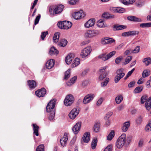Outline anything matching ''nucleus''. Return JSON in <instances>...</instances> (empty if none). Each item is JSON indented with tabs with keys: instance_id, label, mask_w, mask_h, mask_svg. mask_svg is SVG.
<instances>
[{
	"instance_id": "19",
	"label": "nucleus",
	"mask_w": 151,
	"mask_h": 151,
	"mask_svg": "<svg viewBox=\"0 0 151 151\" xmlns=\"http://www.w3.org/2000/svg\"><path fill=\"white\" fill-rule=\"evenodd\" d=\"M27 83L29 88L31 89L35 88L37 86L36 82L33 80L28 81Z\"/></svg>"
},
{
	"instance_id": "53",
	"label": "nucleus",
	"mask_w": 151,
	"mask_h": 151,
	"mask_svg": "<svg viewBox=\"0 0 151 151\" xmlns=\"http://www.w3.org/2000/svg\"><path fill=\"white\" fill-rule=\"evenodd\" d=\"M79 0H70L69 1V3L71 5H75L78 3Z\"/></svg>"
},
{
	"instance_id": "15",
	"label": "nucleus",
	"mask_w": 151,
	"mask_h": 151,
	"mask_svg": "<svg viewBox=\"0 0 151 151\" xmlns=\"http://www.w3.org/2000/svg\"><path fill=\"white\" fill-rule=\"evenodd\" d=\"M68 135L67 133H65L63 137L60 140V142L62 146L64 147L67 144L68 139Z\"/></svg>"
},
{
	"instance_id": "48",
	"label": "nucleus",
	"mask_w": 151,
	"mask_h": 151,
	"mask_svg": "<svg viewBox=\"0 0 151 151\" xmlns=\"http://www.w3.org/2000/svg\"><path fill=\"white\" fill-rule=\"evenodd\" d=\"M144 145V141L142 139H140L138 142V147H142Z\"/></svg>"
},
{
	"instance_id": "13",
	"label": "nucleus",
	"mask_w": 151,
	"mask_h": 151,
	"mask_svg": "<svg viewBox=\"0 0 151 151\" xmlns=\"http://www.w3.org/2000/svg\"><path fill=\"white\" fill-rule=\"evenodd\" d=\"M79 113V110L77 108H74L70 112L69 114V117L72 119H74Z\"/></svg>"
},
{
	"instance_id": "26",
	"label": "nucleus",
	"mask_w": 151,
	"mask_h": 151,
	"mask_svg": "<svg viewBox=\"0 0 151 151\" xmlns=\"http://www.w3.org/2000/svg\"><path fill=\"white\" fill-rule=\"evenodd\" d=\"M127 19L128 20L138 22H142V20L141 19L136 17L134 16H129L127 17Z\"/></svg>"
},
{
	"instance_id": "1",
	"label": "nucleus",
	"mask_w": 151,
	"mask_h": 151,
	"mask_svg": "<svg viewBox=\"0 0 151 151\" xmlns=\"http://www.w3.org/2000/svg\"><path fill=\"white\" fill-rule=\"evenodd\" d=\"M56 100L54 99L48 104L46 106V110L48 112H50L49 114L48 119L50 121L52 120L55 118V111L54 109L56 103Z\"/></svg>"
},
{
	"instance_id": "46",
	"label": "nucleus",
	"mask_w": 151,
	"mask_h": 151,
	"mask_svg": "<svg viewBox=\"0 0 151 151\" xmlns=\"http://www.w3.org/2000/svg\"><path fill=\"white\" fill-rule=\"evenodd\" d=\"M130 36H134L138 35L139 32L138 31H129Z\"/></svg>"
},
{
	"instance_id": "39",
	"label": "nucleus",
	"mask_w": 151,
	"mask_h": 151,
	"mask_svg": "<svg viewBox=\"0 0 151 151\" xmlns=\"http://www.w3.org/2000/svg\"><path fill=\"white\" fill-rule=\"evenodd\" d=\"M100 128V124L98 122H96L93 127V130L96 132L99 131Z\"/></svg>"
},
{
	"instance_id": "10",
	"label": "nucleus",
	"mask_w": 151,
	"mask_h": 151,
	"mask_svg": "<svg viewBox=\"0 0 151 151\" xmlns=\"http://www.w3.org/2000/svg\"><path fill=\"white\" fill-rule=\"evenodd\" d=\"M107 66H105L102 67L101 69L99 70L100 75L99 77V80L100 81L103 80L104 78H105L107 76V74L105 71V70Z\"/></svg>"
},
{
	"instance_id": "57",
	"label": "nucleus",
	"mask_w": 151,
	"mask_h": 151,
	"mask_svg": "<svg viewBox=\"0 0 151 151\" xmlns=\"http://www.w3.org/2000/svg\"><path fill=\"white\" fill-rule=\"evenodd\" d=\"M122 56H120L117 57L115 60V63L117 64H119L120 61L122 60Z\"/></svg>"
},
{
	"instance_id": "50",
	"label": "nucleus",
	"mask_w": 151,
	"mask_h": 151,
	"mask_svg": "<svg viewBox=\"0 0 151 151\" xmlns=\"http://www.w3.org/2000/svg\"><path fill=\"white\" fill-rule=\"evenodd\" d=\"M70 70H68L65 73V76L64 78L65 79H67L70 77Z\"/></svg>"
},
{
	"instance_id": "27",
	"label": "nucleus",
	"mask_w": 151,
	"mask_h": 151,
	"mask_svg": "<svg viewBox=\"0 0 151 151\" xmlns=\"http://www.w3.org/2000/svg\"><path fill=\"white\" fill-rule=\"evenodd\" d=\"M97 25L100 28H104L107 26V24L104 22V21L102 20H99L98 21Z\"/></svg>"
},
{
	"instance_id": "22",
	"label": "nucleus",
	"mask_w": 151,
	"mask_h": 151,
	"mask_svg": "<svg viewBox=\"0 0 151 151\" xmlns=\"http://www.w3.org/2000/svg\"><path fill=\"white\" fill-rule=\"evenodd\" d=\"M111 10L115 13H122L124 12V9L121 7H112L111 8Z\"/></svg>"
},
{
	"instance_id": "23",
	"label": "nucleus",
	"mask_w": 151,
	"mask_h": 151,
	"mask_svg": "<svg viewBox=\"0 0 151 151\" xmlns=\"http://www.w3.org/2000/svg\"><path fill=\"white\" fill-rule=\"evenodd\" d=\"M74 57V55L73 54H68L65 57V62L67 64H70Z\"/></svg>"
},
{
	"instance_id": "18",
	"label": "nucleus",
	"mask_w": 151,
	"mask_h": 151,
	"mask_svg": "<svg viewBox=\"0 0 151 151\" xmlns=\"http://www.w3.org/2000/svg\"><path fill=\"white\" fill-rule=\"evenodd\" d=\"M95 22V19H91L89 20L84 24L86 28H88L93 26Z\"/></svg>"
},
{
	"instance_id": "56",
	"label": "nucleus",
	"mask_w": 151,
	"mask_h": 151,
	"mask_svg": "<svg viewBox=\"0 0 151 151\" xmlns=\"http://www.w3.org/2000/svg\"><path fill=\"white\" fill-rule=\"evenodd\" d=\"M142 117L141 116H139L136 120V122L138 124H140L142 121Z\"/></svg>"
},
{
	"instance_id": "8",
	"label": "nucleus",
	"mask_w": 151,
	"mask_h": 151,
	"mask_svg": "<svg viewBox=\"0 0 151 151\" xmlns=\"http://www.w3.org/2000/svg\"><path fill=\"white\" fill-rule=\"evenodd\" d=\"M99 33L98 30H89L85 32L84 36L86 38H91L98 35Z\"/></svg>"
},
{
	"instance_id": "36",
	"label": "nucleus",
	"mask_w": 151,
	"mask_h": 151,
	"mask_svg": "<svg viewBox=\"0 0 151 151\" xmlns=\"http://www.w3.org/2000/svg\"><path fill=\"white\" fill-rule=\"evenodd\" d=\"M150 74V70L149 69H145L143 71L142 74V76L143 78H145L148 76Z\"/></svg>"
},
{
	"instance_id": "32",
	"label": "nucleus",
	"mask_w": 151,
	"mask_h": 151,
	"mask_svg": "<svg viewBox=\"0 0 151 151\" xmlns=\"http://www.w3.org/2000/svg\"><path fill=\"white\" fill-rule=\"evenodd\" d=\"M68 43L66 40L62 39L60 40L58 44V45L61 47H64L66 46Z\"/></svg>"
},
{
	"instance_id": "5",
	"label": "nucleus",
	"mask_w": 151,
	"mask_h": 151,
	"mask_svg": "<svg viewBox=\"0 0 151 151\" xmlns=\"http://www.w3.org/2000/svg\"><path fill=\"white\" fill-rule=\"evenodd\" d=\"M58 27L61 29H68L70 28L72 26L71 22L67 21L60 22L58 23Z\"/></svg>"
},
{
	"instance_id": "47",
	"label": "nucleus",
	"mask_w": 151,
	"mask_h": 151,
	"mask_svg": "<svg viewBox=\"0 0 151 151\" xmlns=\"http://www.w3.org/2000/svg\"><path fill=\"white\" fill-rule=\"evenodd\" d=\"M132 59V56H129L125 60V62L124 63V65H126Z\"/></svg>"
},
{
	"instance_id": "3",
	"label": "nucleus",
	"mask_w": 151,
	"mask_h": 151,
	"mask_svg": "<svg viewBox=\"0 0 151 151\" xmlns=\"http://www.w3.org/2000/svg\"><path fill=\"white\" fill-rule=\"evenodd\" d=\"M126 143V134L123 133L118 138L116 143V146L117 148H122Z\"/></svg>"
},
{
	"instance_id": "41",
	"label": "nucleus",
	"mask_w": 151,
	"mask_h": 151,
	"mask_svg": "<svg viewBox=\"0 0 151 151\" xmlns=\"http://www.w3.org/2000/svg\"><path fill=\"white\" fill-rule=\"evenodd\" d=\"M109 81V78H106L105 79L104 81L101 83V87H104L106 86Z\"/></svg>"
},
{
	"instance_id": "6",
	"label": "nucleus",
	"mask_w": 151,
	"mask_h": 151,
	"mask_svg": "<svg viewBox=\"0 0 151 151\" xmlns=\"http://www.w3.org/2000/svg\"><path fill=\"white\" fill-rule=\"evenodd\" d=\"M75 100L73 96L71 94L67 95L64 101L65 105L66 106H71L74 102Z\"/></svg>"
},
{
	"instance_id": "14",
	"label": "nucleus",
	"mask_w": 151,
	"mask_h": 151,
	"mask_svg": "<svg viewBox=\"0 0 151 151\" xmlns=\"http://www.w3.org/2000/svg\"><path fill=\"white\" fill-rule=\"evenodd\" d=\"M81 123L78 122L72 128V130L75 134H77L80 130L81 127Z\"/></svg>"
},
{
	"instance_id": "43",
	"label": "nucleus",
	"mask_w": 151,
	"mask_h": 151,
	"mask_svg": "<svg viewBox=\"0 0 151 151\" xmlns=\"http://www.w3.org/2000/svg\"><path fill=\"white\" fill-rule=\"evenodd\" d=\"M145 131L147 132L151 131V123H148L145 126Z\"/></svg>"
},
{
	"instance_id": "45",
	"label": "nucleus",
	"mask_w": 151,
	"mask_h": 151,
	"mask_svg": "<svg viewBox=\"0 0 151 151\" xmlns=\"http://www.w3.org/2000/svg\"><path fill=\"white\" fill-rule=\"evenodd\" d=\"M107 44H111L115 42V40L112 38L107 37Z\"/></svg>"
},
{
	"instance_id": "49",
	"label": "nucleus",
	"mask_w": 151,
	"mask_h": 151,
	"mask_svg": "<svg viewBox=\"0 0 151 151\" xmlns=\"http://www.w3.org/2000/svg\"><path fill=\"white\" fill-rule=\"evenodd\" d=\"M48 34L47 31L44 32H42L41 35V38L42 39L44 40L46 36Z\"/></svg>"
},
{
	"instance_id": "33",
	"label": "nucleus",
	"mask_w": 151,
	"mask_h": 151,
	"mask_svg": "<svg viewBox=\"0 0 151 151\" xmlns=\"http://www.w3.org/2000/svg\"><path fill=\"white\" fill-rule=\"evenodd\" d=\"M142 62L146 66H148L151 64V58L150 57L145 58L143 60Z\"/></svg>"
},
{
	"instance_id": "31",
	"label": "nucleus",
	"mask_w": 151,
	"mask_h": 151,
	"mask_svg": "<svg viewBox=\"0 0 151 151\" xmlns=\"http://www.w3.org/2000/svg\"><path fill=\"white\" fill-rule=\"evenodd\" d=\"M80 60L79 58H76L73 61L71 65L72 67L74 68L80 64Z\"/></svg>"
},
{
	"instance_id": "25",
	"label": "nucleus",
	"mask_w": 151,
	"mask_h": 151,
	"mask_svg": "<svg viewBox=\"0 0 151 151\" xmlns=\"http://www.w3.org/2000/svg\"><path fill=\"white\" fill-rule=\"evenodd\" d=\"M127 26L123 25H114L113 26V30L114 31L121 30L126 29Z\"/></svg>"
},
{
	"instance_id": "61",
	"label": "nucleus",
	"mask_w": 151,
	"mask_h": 151,
	"mask_svg": "<svg viewBox=\"0 0 151 151\" xmlns=\"http://www.w3.org/2000/svg\"><path fill=\"white\" fill-rule=\"evenodd\" d=\"M146 87L147 88L151 87V80H148L146 83Z\"/></svg>"
},
{
	"instance_id": "42",
	"label": "nucleus",
	"mask_w": 151,
	"mask_h": 151,
	"mask_svg": "<svg viewBox=\"0 0 151 151\" xmlns=\"http://www.w3.org/2000/svg\"><path fill=\"white\" fill-rule=\"evenodd\" d=\"M143 87H137L135 88L134 90L135 93H138L142 91L143 90Z\"/></svg>"
},
{
	"instance_id": "52",
	"label": "nucleus",
	"mask_w": 151,
	"mask_h": 151,
	"mask_svg": "<svg viewBox=\"0 0 151 151\" xmlns=\"http://www.w3.org/2000/svg\"><path fill=\"white\" fill-rule=\"evenodd\" d=\"M132 137L130 135H129L126 137V143L127 144H129L132 140Z\"/></svg>"
},
{
	"instance_id": "29",
	"label": "nucleus",
	"mask_w": 151,
	"mask_h": 151,
	"mask_svg": "<svg viewBox=\"0 0 151 151\" xmlns=\"http://www.w3.org/2000/svg\"><path fill=\"white\" fill-rule=\"evenodd\" d=\"M58 51L54 47H51L50 48L49 52L50 54L51 55L58 54Z\"/></svg>"
},
{
	"instance_id": "34",
	"label": "nucleus",
	"mask_w": 151,
	"mask_h": 151,
	"mask_svg": "<svg viewBox=\"0 0 151 151\" xmlns=\"http://www.w3.org/2000/svg\"><path fill=\"white\" fill-rule=\"evenodd\" d=\"M97 139L96 138L94 137L93 138L91 144V147L92 149H95L97 143Z\"/></svg>"
},
{
	"instance_id": "54",
	"label": "nucleus",
	"mask_w": 151,
	"mask_h": 151,
	"mask_svg": "<svg viewBox=\"0 0 151 151\" xmlns=\"http://www.w3.org/2000/svg\"><path fill=\"white\" fill-rule=\"evenodd\" d=\"M41 17V15L40 14H39L36 17L35 20V25H36L39 22Z\"/></svg>"
},
{
	"instance_id": "59",
	"label": "nucleus",
	"mask_w": 151,
	"mask_h": 151,
	"mask_svg": "<svg viewBox=\"0 0 151 151\" xmlns=\"http://www.w3.org/2000/svg\"><path fill=\"white\" fill-rule=\"evenodd\" d=\"M112 146L111 145H108L105 149L104 151H112Z\"/></svg>"
},
{
	"instance_id": "37",
	"label": "nucleus",
	"mask_w": 151,
	"mask_h": 151,
	"mask_svg": "<svg viewBox=\"0 0 151 151\" xmlns=\"http://www.w3.org/2000/svg\"><path fill=\"white\" fill-rule=\"evenodd\" d=\"M123 99V97L122 95H119L115 98V101L117 104H120Z\"/></svg>"
},
{
	"instance_id": "20",
	"label": "nucleus",
	"mask_w": 151,
	"mask_h": 151,
	"mask_svg": "<svg viewBox=\"0 0 151 151\" xmlns=\"http://www.w3.org/2000/svg\"><path fill=\"white\" fill-rule=\"evenodd\" d=\"M55 63V60L52 59L48 60L46 64V68L48 69H50L54 66Z\"/></svg>"
},
{
	"instance_id": "58",
	"label": "nucleus",
	"mask_w": 151,
	"mask_h": 151,
	"mask_svg": "<svg viewBox=\"0 0 151 151\" xmlns=\"http://www.w3.org/2000/svg\"><path fill=\"white\" fill-rule=\"evenodd\" d=\"M103 101V99L102 98H101L99 99L97 101L96 103V105L97 106H100L102 103Z\"/></svg>"
},
{
	"instance_id": "21",
	"label": "nucleus",
	"mask_w": 151,
	"mask_h": 151,
	"mask_svg": "<svg viewBox=\"0 0 151 151\" xmlns=\"http://www.w3.org/2000/svg\"><path fill=\"white\" fill-rule=\"evenodd\" d=\"M90 133L89 132H86L85 133L82 137L83 141L84 142L88 143L90 140Z\"/></svg>"
},
{
	"instance_id": "9",
	"label": "nucleus",
	"mask_w": 151,
	"mask_h": 151,
	"mask_svg": "<svg viewBox=\"0 0 151 151\" xmlns=\"http://www.w3.org/2000/svg\"><path fill=\"white\" fill-rule=\"evenodd\" d=\"M124 69L121 68L118 69L116 72V76H115L114 81L115 83H118L119 81L125 75L123 72Z\"/></svg>"
},
{
	"instance_id": "51",
	"label": "nucleus",
	"mask_w": 151,
	"mask_h": 151,
	"mask_svg": "<svg viewBox=\"0 0 151 151\" xmlns=\"http://www.w3.org/2000/svg\"><path fill=\"white\" fill-rule=\"evenodd\" d=\"M140 47L139 46H136L134 50L132 51V52L133 53H137L139 52Z\"/></svg>"
},
{
	"instance_id": "62",
	"label": "nucleus",
	"mask_w": 151,
	"mask_h": 151,
	"mask_svg": "<svg viewBox=\"0 0 151 151\" xmlns=\"http://www.w3.org/2000/svg\"><path fill=\"white\" fill-rule=\"evenodd\" d=\"M109 15V13H104L102 15V17L105 19H108V16Z\"/></svg>"
},
{
	"instance_id": "11",
	"label": "nucleus",
	"mask_w": 151,
	"mask_h": 151,
	"mask_svg": "<svg viewBox=\"0 0 151 151\" xmlns=\"http://www.w3.org/2000/svg\"><path fill=\"white\" fill-rule=\"evenodd\" d=\"M95 97L92 93H90L86 95L83 100V103L84 104H88Z\"/></svg>"
},
{
	"instance_id": "4",
	"label": "nucleus",
	"mask_w": 151,
	"mask_h": 151,
	"mask_svg": "<svg viewBox=\"0 0 151 151\" xmlns=\"http://www.w3.org/2000/svg\"><path fill=\"white\" fill-rule=\"evenodd\" d=\"M142 104H144V102H146L145 106L146 109L149 110L151 108V98L149 97L148 98L147 96L145 95L142 96L141 100Z\"/></svg>"
},
{
	"instance_id": "64",
	"label": "nucleus",
	"mask_w": 151,
	"mask_h": 151,
	"mask_svg": "<svg viewBox=\"0 0 151 151\" xmlns=\"http://www.w3.org/2000/svg\"><path fill=\"white\" fill-rule=\"evenodd\" d=\"M122 36L123 37L128 36H130L129 32H123L122 34Z\"/></svg>"
},
{
	"instance_id": "63",
	"label": "nucleus",
	"mask_w": 151,
	"mask_h": 151,
	"mask_svg": "<svg viewBox=\"0 0 151 151\" xmlns=\"http://www.w3.org/2000/svg\"><path fill=\"white\" fill-rule=\"evenodd\" d=\"M89 42L90 41L89 40L84 41L81 43V46H83L88 44Z\"/></svg>"
},
{
	"instance_id": "7",
	"label": "nucleus",
	"mask_w": 151,
	"mask_h": 151,
	"mask_svg": "<svg viewBox=\"0 0 151 151\" xmlns=\"http://www.w3.org/2000/svg\"><path fill=\"white\" fill-rule=\"evenodd\" d=\"M92 50V49L91 46H88L81 50L80 55L82 58H85L90 55Z\"/></svg>"
},
{
	"instance_id": "60",
	"label": "nucleus",
	"mask_w": 151,
	"mask_h": 151,
	"mask_svg": "<svg viewBox=\"0 0 151 151\" xmlns=\"http://www.w3.org/2000/svg\"><path fill=\"white\" fill-rule=\"evenodd\" d=\"M135 83V82L134 81H132V82H130L128 84V86L129 88H131L134 86V84Z\"/></svg>"
},
{
	"instance_id": "35",
	"label": "nucleus",
	"mask_w": 151,
	"mask_h": 151,
	"mask_svg": "<svg viewBox=\"0 0 151 151\" xmlns=\"http://www.w3.org/2000/svg\"><path fill=\"white\" fill-rule=\"evenodd\" d=\"M60 33L59 32L55 33L53 38V40L54 42L57 43L59 41Z\"/></svg>"
},
{
	"instance_id": "2",
	"label": "nucleus",
	"mask_w": 151,
	"mask_h": 151,
	"mask_svg": "<svg viewBox=\"0 0 151 151\" xmlns=\"http://www.w3.org/2000/svg\"><path fill=\"white\" fill-rule=\"evenodd\" d=\"M64 8V6L62 4L52 5L49 7V12L52 14H59L62 12Z\"/></svg>"
},
{
	"instance_id": "17",
	"label": "nucleus",
	"mask_w": 151,
	"mask_h": 151,
	"mask_svg": "<svg viewBox=\"0 0 151 151\" xmlns=\"http://www.w3.org/2000/svg\"><path fill=\"white\" fill-rule=\"evenodd\" d=\"M35 93L36 96L38 97H42L46 94V90L45 88H43L41 89L38 90L36 91Z\"/></svg>"
},
{
	"instance_id": "12",
	"label": "nucleus",
	"mask_w": 151,
	"mask_h": 151,
	"mask_svg": "<svg viewBox=\"0 0 151 151\" xmlns=\"http://www.w3.org/2000/svg\"><path fill=\"white\" fill-rule=\"evenodd\" d=\"M73 17L75 19L78 20L83 17L84 15L82 11L75 12L73 14Z\"/></svg>"
},
{
	"instance_id": "55",
	"label": "nucleus",
	"mask_w": 151,
	"mask_h": 151,
	"mask_svg": "<svg viewBox=\"0 0 151 151\" xmlns=\"http://www.w3.org/2000/svg\"><path fill=\"white\" fill-rule=\"evenodd\" d=\"M113 112H108L106 115L104 117V119L105 120H108L109 118L112 115Z\"/></svg>"
},
{
	"instance_id": "28",
	"label": "nucleus",
	"mask_w": 151,
	"mask_h": 151,
	"mask_svg": "<svg viewBox=\"0 0 151 151\" xmlns=\"http://www.w3.org/2000/svg\"><path fill=\"white\" fill-rule=\"evenodd\" d=\"M120 2L125 5H128L133 4L135 0H119Z\"/></svg>"
},
{
	"instance_id": "30",
	"label": "nucleus",
	"mask_w": 151,
	"mask_h": 151,
	"mask_svg": "<svg viewBox=\"0 0 151 151\" xmlns=\"http://www.w3.org/2000/svg\"><path fill=\"white\" fill-rule=\"evenodd\" d=\"M32 126L33 127V130L34 131V134L36 135V136H38L39 135V127L35 124H32Z\"/></svg>"
},
{
	"instance_id": "40",
	"label": "nucleus",
	"mask_w": 151,
	"mask_h": 151,
	"mask_svg": "<svg viewBox=\"0 0 151 151\" xmlns=\"http://www.w3.org/2000/svg\"><path fill=\"white\" fill-rule=\"evenodd\" d=\"M139 26L142 28L151 27V22H147L141 24Z\"/></svg>"
},
{
	"instance_id": "44",
	"label": "nucleus",
	"mask_w": 151,
	"mask_h": 151,
	"mask_svg": "<svg viewBox=\"0 0 151 151\" xmlns=\"http://www.w3.org/2000/svg\"><path fill=\"white\" fill-rule=\"evenodd\" d=\"M36 151H44V145L41 144L38 146L37 148Z\"/></svg>"
},
{
	"instance_id": "24",
	"label": "nucleus",
	"mask_w": 151,
	"mask_h": 151,
	"mask_svg": "<svg viewBox=\"0 0 151 151\" xmlns=\"http://www.w3.org/2000/svg\"><path fill=\"white\" fill-rule=\"evenodd\" d=\"M130 124V122L129 121L124 123L123 126L122 128V131L124 132H126L129 127Z\"/></svg>"
},
{
	"instance_id": "38",
	"label": "nucleus",
	"mask_w": 151,
	"mask_h": 151,
	"mask_svg": "<svg viewBox=\"0 0 151 151\" xmlns=\"http://www.w3.org/2000/svg\"><path fill=\"white\" fill-rule=\"evenodd\" d=\"M114 131L112 130L108 135L107 139L109 140H111L114 137Z\"/></svg>"
},
{
	"instance_id": "16",
	"label": "nucleus",
	"mask_w": 151,
	"mask_h": 151,
	"mask_svg": "<svg viewBox=\"0 0 151 151\" xmlns=\"http://www.w3.org/2000/svg\"><path fill=\"white\" fill-rule=\"evenodd\" d=\"M116 52L115 51H113L110 52L107 55H106V54H102L101 55V58L104 60L105 61L107 60L113 56V55L116 53Z\"/></svg>"
}]
</instances>
